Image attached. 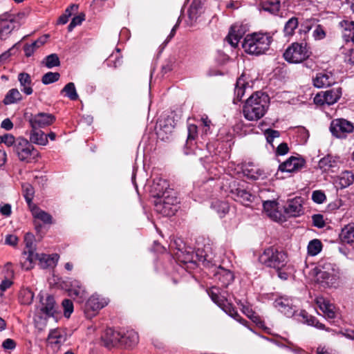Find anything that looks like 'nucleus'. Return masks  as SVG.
<instances>
[{"label":"nucleus","instance_id":"obj_1","mask_svg":"<svg viewBox=\"0 0 354 354\" xmlns=\"http://www.w3.org/2000/svg\"><path fill=\"white\" fill-rule=\"evenodd\" d=\"M270 104L269 96L265 93L257 91L250 96L243 107L244 118L249 121H257L263 118Z\"/></svg>","mask_w":354,"mask_h":354},{"label":"nucleus","instance_id":"obj_2","mask_svg":"<svg viewBox=\"0 0 354 354\" xmlns=\"http://www.w3.org/2000/svg\"><path fill=\"white\" fill-rule=\"evenodd\" d=\"M272 41L270 33L254 32L245 36L242 47L246 53L258 56L265 54L269 50Z\"/></svg>","mask_w":354,"mask_h":354},{"label":"nucleus","instance_id":"obj_3","mask_svg":"<svg viewBox=\"0 0 354 354\" xmlns=\"http://www.w3.org/2000/svg\"><path fill=\"white\" fill-rule=\"evenodd\" d=\"M259 261L266 267L279 269L286 266L288 256L285 252L270 246L264 250L259 256Z\"/></svg>","mask_w":354,"mask_h":354},{"label":"nucleus","instance_id":"obj_4","mask_svg":"<svg viewBox=\"0 0 354 354\" xmlns=\"http://www.w3.org/2000/svg\"><path fill=\"white\" fill-rule=\"evenodd\" d=\"M339 279V270L336 265L324 263L316 274V280L324 288L335 286Z\"/></svg>","mask_w":354,"mask_h":354},{"label":"nucleus","instance_id":"obj_5","mask_svg":"<svg viewBox=\"0 0 354 354\" xmlns=\"http://www.w3.org/2000/svg\"><path fill=\"white\" fill-rule=\"evenodd\" d=\"M164 196L157 198L154 201L155 210L164 216H171L178 208L179 201L174 191H169Z\"/></svg>","mask_w":354,"mask_h":354},{"label":"nucleus","instance_id":"obj_6","mask_svg":"<svg viewBox=\"0 0 354 354\" xmlns=\"http://www.w3.org/2000/svg\"><path fill=\"white\" fill-rule=\"evenodd\" d=\"M312 53L306 43L294 42L283 53L286 61L292 64H299L306 60Z\"/></svg>","mask_w":354,"mask_h":354},{"label":"nucleus","instance_id":"obj_7","mask_svg":"<svg viewBox=\"0 0 354 354\" xmlns=\"http://www.w3.org/2000/svg\"><path fill=\"white\" fill-rule=\"evenodd\" d=\"M13 152L20 161L27 163L36 161L39 155L38 151L35 149L32 145L23 137L17 138Z\"/></svg>","mask_w":354,"mask_h":354},{"label":"nucleus","instance_id":"obj_8","mask_svg":"<svg viewBox=\"0 0 354 354\" xmlns=\"http://www.w3.org/2000/svg\"><path fill=\"white\" fill-rule=\"evenodd\" d=\"M24 118L29 122L32 129L44 128L52 124L55 121L54 115L43 112L33 115L26 111L24 114Z\"/></svg>","mask_w":354,"mask_h":354},{"label":"nucleus","instance_id":"obj_9","mask_svg":"<svg viewBox=\"0 0 354 354\" xmlns=\"http://www.w3.org/2000/svg\"><path fill=\"white\" fill-rule=\"evenodd\" d=\"M331 133L338 138H345L348 133L354 130L353 124L344 118H337L332 120L330 126Z\"/></svg>","mask_w":354,"mask_h":354},{"label":"nucleus","instance_id":"obj_10","mask_svg":"<svg viewBox=\"0 0 354 354\" xmlns=\"http://www.w3.org/2000/svg\"><path fill=\"white\" fill-rule=\"evenodd\" d=\"M342 95V88L339 86L334 87L317 93L314 97V102L317 105H324L325 104L331 105L337 102Z\"/></svg>","mask_w":354,"mask_h":354},{"label":"nucleus","instance_id":"obj_11","mask_svg":"<svg viewBox=\"0 0 354 354\" xmlns=\"http://www.w3.org/2000/svg\"><path fill=\"white\" fill-rule=\"evenodd\" d=\"M17 27H19V22L15 15L8 12L0 15V39H6L12 31Z\"/></svg>","mask_w":354,"mask_h":354},{"label":"nucleus","instance_id":"obj_12","mask_svg":"<svg viewBox=\"0 0 354 354\" xmlns=\"http://www.w3.org/2000/svg\"><path fill=\"white\" fill-rule=\"evenodd\" d=\"M67 292L71 297L79 303H82L88 295L85 286L80 281L77 279H73L70 281Z\"/></svg>","mask_w":354,"mask_h":354},{"label":"nucleus","instance_id":"obj_13","mask_svg":"<svg viewBox=\"0 0 354 354\" xmlns=\"http://www.w3.org/2000/svg\"><path fill=\"white\" fill-rule=\"evenodd\" d=\"M176 255L178 261L183 264H196L197 261L204 263L205 261H209L207 259L208 255H203V251H201L200 250H198L196 253L193 252L180 251L176 254Z\"/></svg>","mask_w":354,"mask_h":354},{"label":"nucleus","instance_id":"obj_14","mask_svg":"<svg viewBox=\"0 0 354 354\" xmlns=\"http://www.w3.org/2000/svg\"><path fill=\"white\" fill-rule=\"evenodd\" d=\"M169 191H174L169 187V182L160 177H156L153 180L151 185V193L154 198H159L168 194Z\"/></svg>","mask_w":354,"mask_h":354},{"label":"nucleus","instance_id":"obj_15","mask_svg":"<svg viewBox=\"0 0 354 354\" xmlns=\"http://www.w3.org/2000/svg\"><path fill=\"white\" fill-rule=\"evenodd\" d=\"M109 301V298L95 293L86 301V310L93 311V313L98 312L100 310L106 306Z\"/></svg>","mask_w":354,"mask_h":354},{"label":"nucleus","instance_id":"obj_16","mask_svg":"<svg viewBox=\"0 0 354 354\" xmlns=\"http://www.w3.org/2000/svg\"><path fill=\"white\" fill-rule=\"evenodd\" d=\"M35 236L32 233H26L24 236V242L26 244V250L23 254L26 261H29L30 263L37 260L39 254L35 252V248L34 245Z\"/></svg>","mask_w":354,"mask_h":354},{"label":"nucleus","instance_id":"obj_17","mask_svg":"<svg viewBox=\"0 0 354 354\" xmlns=\"http://www.w3.org/2000/svg\"><path fill=\"white\" fill-rule=\"evenodd\" d=\"M231 192L234 201L241 203L246 207L250 206L257 198L255 195H253L245 189L241 187L232 189Z\"/></svg>","mask_w":354,"mask_h":354},{"label":"nucleus","instance_id":"obj_18","mask_svg":"<svg viewBox=\"0 0 354 354\" xmlns=\"http://www.w3.org/2000/svg\"><path fill=\"white\" fill-rule=\"evenodd\" d=\"M306 161L302 158L291 156L287 160L279 165V170L286 172H296L299 171L305 165Z\"/></svg>","mask_w":354,"mask_h":354},{"label":"nucleus","instance_id":"obj_19","mask_svg":"<svg viewBox=\"0 0 354 354\" xmlns=\"http://www.w3.org/2000/svg\"><path fill=\"white\" fill-rule=\"evenodd\" d=\"M121 338L118 347L129 348H133L139 341L138 334L133 330L120 331Z\"/></svg>","mask_w":354,"mask_h":354},{"label":"nucleus","instance_id":"obj_20","mask_svg":"<svg viewBox=\"0 0 354 354\" xmlns=\"http://www.w3.org/2000/svg\"><path fill=\"white\" fill-rule=\"evenodd\" d=\"M120 338H121L120 331H116L110 328L104 330L101 337L104 346L109 348L118 347Z\"/></svg>","mask_w":354,"mask_h":354},{"label":"nucleus","instance_id":"obj_21","mask_svg":"<svg viewBox=\"0 0 354 354\" xmlns=\"http://www.w3.org/2000/svg\"><path fill=\"white\" fill-rule=\"evenodd\" d=\"M40 312L48 317H53L57 311L54 297L51 295H47L46 297H42L40 299Z\"/></svg>","mask_w":354,"mask_h":354},{"label":"nucleus","instance_id":"obj_22","mask_svg":"<svg viewBox=\"0 0 354 354\" xmlns=\"http://www.w3.org/2000/svg\"><path fill=\"white\" fill-rule=\"evenodd\" d=\"M244 34L243 26L236 24L231 26L225 39L232 47H236Z\"/></svg>","mask_w":354,"mask_h":354},{"label":"nucleus","instance_id":"obj_23","mask_svg":"<svg viewBox=\"0 0 354 354\" xmlns=\"http://www.w3.org/2000/svg\"><path fill=\"white\" fill-rule=\"evenodd\" d=\"M285 212L290 216H298L303 213L302 198L295 197L288 201Z\"/></svg>","mask_w":354,"mask_h":354},{"label":"nucleus","instance_id":"obj_24","mask_svg":"<svg viewBox=\"0 0 354 354\" xmlns=\"http://www.w3.org/2000/svg\"><path fill=\"white\" fill-rule=\"evenodd\" d=\"M335 80L330 72H321L313 78V84L317 88L330 86L335 84Z\"/></svg>","mask_w":354,"mask_h":354},{"label":"nucleus","instance_id":"obj_25","mask_svg":"<svg viewBox=\"0 0 354 354\" xmlns=\"http://www.w3.org/2000/svg\"><path fill=\"white\" fill-rule=\"evenodd\" d=\"M214 276L223 287H227L234 280V274L221 266L216 268Z\"/></svg>","mask_w":354,"mask_h":354},{"label":"nucleus","instance_id":"obj_26","mask_svg":"<svg viewBox=\"0 0 354 354\" xmlns=\"http://www.w3.org/2000/svg\"><path fill=\"white\" fill-rule=\"evenodd\" d=\"M274 306L278 310L288 317L294 315L292 301L286 297H279L274 301Z\"/></svg>","mask_w":354,"mask_h":354},{"label":"nucleus","instance_id":"obj_27","mask_svg":"<svg viewBox=\"0 0 354 354\" xmlns=\"http://www.w3.org/2000/svg\"><path fill=\"white\" fill-rule=\"evenodd\" d=\"M317 304L327 319H334L336 316L335 306L323 297L317 299Z\"/></svg>","mask_w":354,"mask_h":354},{"label":"nucleus","instance_id":"obj_28","mask_svg":"<svg viewBox=\"0 0 354 354\" xmlns=\"http://www.w3.org/2000/svg\"><path fill=\"white\" fill-rule=\"evenodd\" d=\"M30 210L32 213V216L35 219H38L42 221L44 224L50 225L53 223V219L52 216L48 212H45L44 210L40 209L36 205H32V206L30 207Z\"/></svg>","mask_w":354,"mask_h":354},{"label":"nucleus","instance_id":"obj_29","mask_svg":"<svg viewBox=\"0 0 354 354\" xmlns=\"http://www.w3.org/2000/svg\"><path fill=\"white\" fill-rule=\"evenodd\" d=\"M48 339L50 344L59 346L66 341V334L64 330L56 328L50 330Z\"/></svg>","mask_w":354,"mask_h":354},{"label":"nucleus","instance_id":"obj_30","mask_svg":"<svg viewBox=\"0 0 354 354\" xmlns=\"http://www.w3.org/2000/svg\"><path fill=\"white\" fill-rule=\"evenodd\" d=\"M339 239L342 242L348 244L354 242V223H348L342 229Z\"/></svg>","mask_w":354,"mask_h":354},{"label":"nucleus","instance_id":"obj_31","mask_svg":"<svg viewBox=\"0 0 354 354\" xmlns=\"http://www.w3.org/2000/svg\"><path fill=\"white\" fill-rule=\"evenodd\" d=\"M281 0H261L260 6L264 11L277 15L280 10Z\"/></svg>","mask_w":354,"mask_h":354},{"label":"nucleus","instance_id":"obj_32","mask_svg":"<svg viewBox=\"0 0 354 354\" xmlns=\"http://www.w3.org/2000/svg\"><path fill=\"white\" fill-rule=\"evenodd\" d=\"M18 80L21 87V91L26 95H29L32 93V88L31 87V77L27 73H20L18 75Z\"/></svg>","mask_w":354,"mask_h":354},{"label":"nucleus","instance_id":"obj_33","mask_svg":"<svg viewBox=\"0 0 354 354\" xmlns=\"http://www.w3.org/2000/svg\"><path fill=\"white\" fill-rule=\"evenodd\" d=\"M247 84L248 83L245 82L243 75H241L237 79L234 88L235 97L233 100L234 104L241 101L242 97L245 94V88Z\"/></svg>","mask_w":354,"mask_h":354},{"label":"nucleus","instance_id":"obj_34","mask_svg":"<svg viewBox=\"0 0 354 354\" xmlns=\"http://www.w3.org/2000/svg\"><path fill=\"white\" fill-rule=\"evenodd\" d=\"M203 6L201 0H193L188 10L187 15L192 21H195L201 15Z\"/></svg>","mask_w":354,"mask_h":354},{"label":"nucleus","instance_id":"obj_35","mask_svg":"<svg viewBox=\"0 0 354 354\" xmlns=\"http://www.w3.org/2000/svg\"><path fill=\"white\" fill-rule=\"evenodd\" d=\"M30 140L31 142L45 146L48 143L47 136L41 130L37 129H32L30 133Z\"/></svg>","mask_w":354,"mask_h":354},{"label":"nucleus","instance_id":"obj_36","mask_svg":"<svg viewBox=\"0 0 354 354\" xmlns=\"http://www.w3.org/2000/svg\"><path fill=\"white\" fill-rule=\"evenodd\" d=\"M211 208L214 210L220 217H223L230 210V205L227 201L214 200L211 204Z\"/></svg>","mask_w":354,"mask_h":354},{"label":"nucleus","instance_id":"obj_37","mask_svg":"<svg viewBox=\"0 0 354 354\" xmlns=\"http://www.w3.org/2000/svg\"><path fill=\"white\" fill-rule=\"evenodd\" d=\"M264 211L266 212L268 216L274 221L279 218V212L277 211V203L274 201H267L263 203Z\"/></svg>","mask_w":354,"mask_h":354},{"label":"nucleus","instance_id":"obj_38","mask_svg":"<svg viewBox=\"0 0 354 354\" xmlns=\"http://www.w3.org/2000/svg\"><path fill=\"white\" fill-rule=\"evenodd\" d=\"M220 308L225 311L227 314H228L230 317L236 319L240 323L244 324L248 323V322L245 319H243L240 315L238 313L237 310L235 309V308L232 306V304L227 302L226 300L225 302H224L223 305H221Z\"/></svg>","mask_w":354,"mask_h":354},{"label":"nucleus","instance_id":"obj_39","mask_svg":"<svg viewBox=\"0 0 354 354\" xmlns=\"http://www.w3.org/2000/svg\"><path fill=\"white\" fill-rule=\"evenodd\" d=\"M187 139L186 142L185 147L187 149L185 150V153L188 155L191 154L193 151H188V148H190L192 146V142L195 140L197 134H198V127L195 124H189L187 127Z\"/></svg>","mask_w":354,"mask_h":354},{"label":"nucleus","instance_id":"obj_40","mask_svg":"<svg viewBox=\"0 0 354 354\" xmlns=\"http://www.w3.org/2000/svg\"><path fill=\"white\" fill-rule=\"evenodd\" d=\"M243 174L248 178L252 180H258L264 174L261 169L257 168L256 166L252 164L245 166V167L243 169Z\"/></svg>","mask_w":354,"mask_h":354},{"label":"nucleus","instance_id":"obj_41","mask_svg":"<svg viewBox=\"0 0 354 354\" xmlns=\"http://www.w3.org/2000/svg\"><path fill=\"white\" fill-rule=\"evenodd\" d=\"M207 291L212 300L219 307L221 305H223L224 302L227 300L224 296L221 295L220 289L214 286L208 289Z\"/></svg>","mask_w":354,"mask_h":354},{"label":"nucleus","instance_id":"obj_42","mask_svg":"<svg viewBox=\"0 0 354 354\" xmlns=\"http://www.w3.org/2000/svg\"><path fill=\"white\" fill-rule=\"evenodd\" d=\"M22 99V95L17 88L10 89L3 99L6 105L16 103Z\"/></svg>","mask_w":354,"mask_h":354},{"label":"nucleus","instance_id":"obj_43","mask_svg":"<svg viewBox=\"0 0 354 354\" xmlns=\"http://www.w3.org/2000/svg\"><path fill=\"white\" fill-rule=\"evenodd\" d=\"M299 26L298 18L292 17L285 24L283 32L286 36H292L295 34V29Z\"/></svg>","mask_w":354,"mask_h":354},{"label":"nucleus","instance_id":"obj_44","mask_svg":"<svg viewBox=\"0 0 354 354\" xmlns=\"http://www.w3.org/2000/svg\"><path fill=\"white\" fill-rule=\"evenodd\" d=\"M342 24L344 26V38L354 44V21H344Z\"/></svg>","mask_w":354,"mask_h":354},{"label":"nucleus","instance_id":"obj_45","mask_svg":"<svg viewBox=\"0 0 354 354\" xmlns=\"http://www.w3.org/2000/svg\"><path fill=\"white\" fill-rule=\"evenodd\" d=\"M34 299V293L30 289H22L19 294V301L24 305L30 304Z\"/></svg>","mask_w":354,"mask_h":354},{"label":"nucleus","instance_id":"obj_46","mask_svg":"<svg viewBox=\"0 0 354 354\" xmlns=\"http://www.w3.org/2000/svg\"><path fill=\"white\" fill-rule=\"evenodd\" d=\"M354 182V174L349 171L342 172L339 178V184L341 188H345Z\"/></svg>","mask_w":354,"mask_h":354},{"label":"nucleus","instance_id":"obj_47","mask_svg":"<svg viewBox=\"0 0 354 354\" xmlns=\"http://www.w3.org/2000/svg\"><path fill=\"white\" fill-rule=\"evenodd\" d=\"M22 189L25 200L28 203L29 208H30V207L34 205L32 203V199L35 194L34 188L31 185L26 183L22 185Z\"/></svg>","mask_w":354,"mask_h":354},{"label":"nucleus","instance_id":"obj_48","mask_svg":"<svg viewBox=\"0 0 354 354\" xmlns=\"http://www.w3.org/2000/svg\"><path fill=\"white\" fill-rule=\"evenodd\" d=\"M61 93L64 94L65 96L68 97L71 100H76L78 98L75 84L73 82H69L66 84L61 91Z\"/></svg>","mask_w":354,"mask_h":354},{"label":"nucleus","instance_id":"obj_49","mask_svg":"<svg viewBox=\"0 0 354 354\" xmlns=\"http://www.w3.org/2000/svg\"><path fill=\"white\" fill-rule=\"evenodd\" d=\"M42 64L48 68L59 66L60 65V60L58 55L55 53H52L46 56L42 61Z\"/></svg>","mask_w":354,"mask_h":354},{"label":"nucleus","instance_id":"obj_50","mask_svg":"<svg viewBox=\"0 0 354 354\" xmlns=\"http://www.w3.org/2000/svg\"><path fill=\"white\" fill-rule=\"evenodd\" d=\"M59 258V257L57 254H53L52 255L39 254L37 260H39L41 263H45L46 266H50L53 264H55L58 261Z\"/></svg>","mask_w":354,"mask_h":354},{"label":"nucleus","instance_id":"obj_51","mask_svg":"<svg viewBox=\"0 0 354 354\" xmlns=\"http://www.w3.org/2000/svg\"><path fill=\"white\" fill-rule=\"evenodd\" d=\"M322 248V242L318 239H313L308 245V252L311 256H315L321 252Z\"/></svg>","mask_w":354,"mask_h":354},{"label":"nucleus","instance_id":"obj_52","mask_svg":"<svg viewBox=\"0 0 354 354\" xmlns=\"http://www.w3.org/2000/svg\"><path fill=\"white\" fill-rule=\"evenodd\" d=\"M78 8V6L76 4H72L68 8H67L64 12V13L61 15L57 21V23L59 24H65L68 21L69 17L72 15V12L73 11H77Z\"/></svg>","mask_w":354,"mask_h":354},{"label":"nucleus","instance_id":"obj_53","mask_svg":"<svg viewBox=\"0 0 354 354\" xmlns=\"http://www.w3.org/2000/svg\"><path fill=\"white\" fill-rule=\"evenodd\" d=\"M60 74L57 72H48L41 78L44 84H49L59 80Z\"/></svg>","mask_w":354,"mask_h":354},{"label":"nucleus","instance_id":"obj_54","mask_svg":"<svg viewBox=\"0 0 354 354\" xmlns=\"http://www.w3.org/2000/svg\"><path fill=\"white\" fill-rule=\"evenodd\" d=\"M62 305L64 308V316L69 317L73 312V304L72 301L68 299H65L62 301Z\"/></svg>","mask_w":354,"mask_h":354},{"label":"nucleus","instance_id":"obj_55","mask_svg":"<svg viewBox=\"0 0 354 354\" xmlns=\"http://www.w3.org/2000/svg\"><path fill=\"white\" fill-rule=\"evenodd\" d=\"M312 200L317 204H322L326 200V196L324 192L315 190L312 193Z\"/></svg>","mask_w":354,"mask_h":354},{"label":"nucleus","instance_id":"obj_56","mask_svg":"<svg viewBox=\"0 0 354 354\" xmlns=\"http://www.w3.org/2000/svg\"><path fill=\"white\" fill-rule=\"evenodd\" d=\"M277 271L278 277L283 279L287 280L292 272V268L290 266H287L283 268L275 269Z\"/></svg>","mask_w":354,"mask_h":354},{"label":"nucleus","instance_id":"obj_57","mask_svg":"<svg viewBox=\"0 0 354 354\" xmlns=\"http://www.w3.org/2000/svg\"><path fill=\"white\" fill-rule=\"evenodd\" d=\"M85 15L83 13H81L72 19V21L69 24L68 26V31H72V30L77 26V25H80L82 22L85 19Z\"/></svg>","mask_w":354,"mask_h":354},{"label":"nucleus","instance_id":"obj_58","mask_svg":"<svg viewBox=\"0 0 354 354\" xmlns=\"http://www.w3.org/2000/svg\"><path fill=\"white\" fill-rule=\"evenodd\" d=\"M265 136L268 143L272 144L274 138H279L280 133L278 131L268 129L265 131Z\"/></svg>","mask_w":354,"mask_h":354},{"label":"nucleus","instance_id":"obj_59","mask_svg":"<svg viewBox=\"0 0 354 354\" xmlns=\"http://www.w3.org/2000/svg\"><path fill=\"white\" fill-rule=\"evenodd\" d=\"M3 143L8 147H12L14 149L15 145L17 144V138L10 133H6L3 136Z\"/></svg>","mask_w":354,"mask_h":354},{"label":"nucleus","instance_id":"obj_60","mask_svg":"<svg viewBox=\"0 0 354 354\" xmlns=\"http://www.w3.org/2000/svg\"><path fill=\"white\" fill-rule=\"evenodd\" d=\"M313 225L322 228L325 226L324 216L322 214H317L312 216Z\"/></svg>","mask_w":354,"mask_h":354},{"label":"nucleus","instance_id":"obj_61","mask_svg":"<svg viewBox=\"0 0 354 354\" xmlns=\"http://www.w3.org/2000/svg\"><path fill=\"white\" fill-rule=\"evenodd\" d=\"M315 21L313 19H309L305 21L304 23L301 25L300 31L303 32L304 34L308 33L313 26H314Z\"/></svg>","mask_w":354,"mask_h":354},{"label":"nucleus","instance_id":"obj_62","mask_svg":"<svg viewBox=\"0 0 354 354\" xmlns=\"http://www.w3.org/2000/svg\"><path fill=\"white\" fill-rule=\"evenodd\" d=\"M313 36L315 39H322L326 37V32L322 26H316V28L313 31Z\"/></svg>","mask_w":354,"mask_h":354},{"label":"nucleus","instance_id":"obj_63","mask_svg":"<svg viewBox=\"0 0 354 354\" xmlns=\"http://www.w3.org/2000/svg\"><path fill=\"white\" fill-rule=\"evenodd\" d=\"M0 213L1 215L8 217L12 214V207L10 204L6 203L0 206Z\"/></svg>","mask_w":354,"mask_h":354},{"label":"nucleus","instance_id":"obj_64","mask_svg":"<svg viewBox=\"0 0 354 354\" xmlns=\"http://www.w3.org/2000/svg\"><path fill=\"white\" fill-rule=\"evenodd\" d=\"M344 60L346 63L354 65V48L349 49L345 53Z\"/></svg>","mask_w":354,"mask_h":354}]
</instances>
